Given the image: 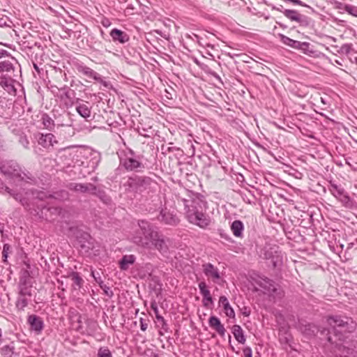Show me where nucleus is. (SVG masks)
<instances>
[{
  "instance_id": "nucleus-1",
  "label": "nucleus",
  "mask_w": 357,
  "mask_h": 357,
  "mask_svg": "<svg viewBox=\"0 0 357 357\" xmlns=\"http://www.w3.org/2000/svg\"><path fill=\"white\" fill-rule=\"evenodd\" d=\"M30 192L33 197V202L31 204L29 202L31 209L28 208L29 210L33 208L36 215H38L39 218L50 222L55 220L60 215L62 211L61 208L46 205L43 202L38 204V202H43L49 197L46 192L36 189L31 190Z\"/></svg>"
},
{
  "instance_id": "nucleus-2",
  "label": "nucleus",
  "mask_w": 357,
  "mask_h": 357,
  "mask_svg": "<svg viewBox=\"0 0 357 357\" xmlns=\"http://www.w3.org/2000/svg\"><path fill=\"white\" fill-rule=\"evenodd\" d=\"M139 228L132 236V242L142 248H149L152 239L157 237V228L146 220L138 221Z\"/></svg>"
},
{
  "instance_id": "nucleus-3",
  "label": "nucleus",
  "mask_w": 357,
  "mask_h": 357,
  "mask_svg": "<svg viewBox=\"0 0 357 357\" xmlns=\"http://www.w3.org/2000/svg\"><path fill=\"white\" fill-rule=\"evenodd\" d=\"M327 321L333 329L334 336L337 337L342 342L346 337V333H352L356 328V323L348 317L331 316L328 318Z\"/></svg>"
},
{
  "instance_id": "nucleus-4",
  "label": "nucleus",
  "mask_w": 357,
  "mask_h": 357,
  "mask_svg": "<svg viewBox=\"0 0 357 357\" xmlns=\"http://www.w3.org/2000/svg\"><path fill=\"white\" fill-rule=\"evenodd\" d=\"M76 238L83 255L91 257L99 255L98 245L89 233L78 230L76 233Z\"/></svg>"
},
{
  "instance_id": "nucleus-5",
  "label": "nucleus",
  "mask_w": 357,
  "mask_h": 357,
  "mask_svg": "<svg viewBox=\"0 0 357 357\" xmlns=\"http://www.w3.org/2000/svg\"><path fill=\"white\" fill-rule=\"evenodd\" d=\"M119 165L128 172H140L144 169L140 156L130 148L121 152L119 155Z\"/></svg>"
},
{
  "instance_id": "nucleus-6",
  "label": "nucleus",
  "mask_w": 357,
  "mask_h": 357,
  "mask_svg": "<svg viewBox=\"0 0 357 357\" xmlns=\"http://www.w3.org/2000/svg\"><path fill=\"white\" fill-rule=\"evenodd\" d=\"M153 183V180L146 176L132 175L129 176L124 186L130 192L141 194L149 189Z\"/></svg>"
},
{
  "instance_id": "nucleus-7",
  "label": "nucleus",
  "mask_w": 357,
  "mask_h": 357,
  "mask_svg": "<svg viewBox=\"0 0 357 357\" xmlns=\"http://www.w3.org/2000/svg\"><path fill=\"white\" fill-rule=\"evenodd\" d=\"M186 197H179L178 202H181L184 205L185 213L186 211H202L203 208H206V202L204 197L199 193H195L191 190H185Z\"/></svg>"
},
{
  "instance_id": "nucleus-8",
  "label": "nucleus",
  "mask_w": 357,
  "mask_h": 357,
  "mask_svg": "<svg viewBox=\"0 0 357 357\" xmlns=\"http://www.w3.org/2000/svg\"><path fill=\"white\" fill-rule=\"evenodd\" d=\"M185 218L188 221L195 225L198 226L201 229H206L211 224V218L202 211H186Z\"/></svg>"
},
{
  "instance_id": "nucleus-9",
  "label": "nucleus",
  "mask_w": 357,
  "mask_h": 357,
  "mask_svg": "<svg viewBox=\"0 0 357 357\" xmlns=\"http://www.w3.org/2000/svg\"><path fill=\"white\" fill-rule=\"evenodd\" d=\"M329 190L331 194L337 199L342 205L348 208H353L355 202L351 199L344 189L335 183H331Z\"/></svg>"
},
{
  "instance_id": "nucleus-10",
  "label": "nucleus",
  "mask_w": 357,
  "mask_h": 357,
  "mask_svg": "<svg viewBox=\"0 0 357 357\" xmlns=\"http://www.w3.org/2000/svg\"><path fill=\"white\" fill-rule=\"evenodd\" d=\"M264 258L268 261L273 268H278L282 264V255L278 245H266L264 247Z\"/></svg>"
},
{
  "instance_id": "nucleus-11",
  "label": "nucleus",
  "mask_w": 357,
  "mask_h": 357,
  "mask_svg": "<svg viewBox=\"0 0 357 357\" xmlns=\"http://www.w3.org/2000/svg\"><path fill=\"white\" fill-rule=\"evenodd\" d=\"M73 66L78 73L97 81L98 82L102 84L104 86L108 87L110 85L108 82L105 81L102 78L99 73H96L91 68L85 66L82 62L75 61L73 62Z\"/></svg>"
},
{
  "instance_id": "nucleus-12",
  "label": "nucleus",
  "mask_w": 357,
  "mask_h": 357,
  "mask_svg": "<svg viewBox=\"0 0 357 357\" xmlns=\"http://www.w3.org/2000/svg\"><path fill=\"white\" fill-rule=\"evenodd\" d=\"M0 193L2 195H9L10 197H13L16 201L19 202L20 204L23 206L25 208L31 209V205L29 204V199L26 197H24L20 192L8 187L1 179L0 180Z\"/></svg>"
},
{
  "instance_id": "nucleus-13",
  "label": "nucleus",
  "mask_w": 357,
  "mask_h": 357,
  "mask_svg": "<svg viewBox=\"0 0 357 357\" xmlns=\"http://www.w3.org/2000/svg\"><path fill=\"white\" fill-rule=\"evenodd\" d=\"M0 172L10 177H20L21 169L18 163L15 160L0 161Z\"/></svg>"
},
{
  "instance_id": "nucleus-14",
  "label": "nucleus",
  "mask_w": 357,
  "mask_h": 357,
  "mask_svg": "<svg viewBox=\"0 0 357 357\" xmlns=\"http://www.w3.org/2000/svg\"><path fill=\"white\" fill-rule=\"evenodd\" d=\"M283 15L291 22L298 23L299 26L308 27L311 25L312 20L309 17L301 14L296 10L286 9L283 11Z\"/></svg>"
},
{
  "instance_id": "nucleus-15",
  "label": "nucleus",
  "mask_w": 357,
  "mask_h": 357,
  "mask_svg": "<svg viewBox=\"0 0 357 357\" xmlns=\"http://www.w3.org/2000/svg\"><path fill=\"white\" fill-rule=\"evenodd\" d=\"M254 281L258 286L264 289V294H276L278 284L273 280H271L264 275H257L254 278Z\"/></svg>"
},
{
  "instance_id": "nucleus-16",
  "label": "nucleus",
  "mask_w": 357,
  "mask_h": 357,
  "mask_svg": "<svg viewBox=\"0 0 357 357\" xmlns=\"http://www.w3.org/2000/svg\"><path fill=\"white\" fill-rule=\"evenodd\" d=\"M157 218L160 222L170 226H176L180 222L176 214L167 208L160 210Z\"/></svg>"
},
{
  "instance_id": "nucleus-17",
  "label": "nucleus",
  "mask_w": 357,
  "mask_h": 357,
  "mask_svg": "<svg viewBox=\"0 0 357 357\" xmlns=\"http://www.w3.org/2000/svg\"><path fill=\"white\" fill-rule=\"evenodd\" d=\"M91 109L92 107L90 106L89 102L83 103L79 98H76L75 110L86 121L91 120Z\"/></svg>"
},
{
  "instance_id": "nucleus-18",
  "label": "nucleus",
  "mask_w": 357,
  "mask_h": 357,
  "mask_svg": "<svg viewBox=\"0 0 357 357\" xmlns=\"http://www.w3.org/2000/svg\"><path fill=\"white\" fill-rule=\"evenodd\" d=\"M202 270L204 275L211 278L212 281L215 283L218 282L221 278L219 269L211 263H206L202 264Z\"/></svg>"
},
{
  "instance_id": "nucleus-19",
  "label": "nucleus",
  "mask_w": 357,
  "mask_h": 357,
  "mask_svg": "<svg viewBox=\"0 0 357 357\" xmlns=\"http://www.w3.org/2000/svg\"><path fill=\"white\" fill-rule=\"evenodd\" d=\"M70 190L81 192V193H89L92 195L93 190H96V185L91 183H70L67 185Z\"/></svg>"
},
{
  "instance_id": "nucleus-20",
  "label": "nucleus",
  "mask_w": 357,
  "mask_h": 357,
  "mask_svg": "<svg viewBox=\"0 0 357 357\" xmlns=\"http://www.w3.org/2000/svg\"><path fill=\"white\" fill-rule=\"evenodd\" d=\"M335 347L337 349L336 357H357V349L349 348L342 345V342L337 341Z\"/></svg>"
},
{
  "instance_id": "nucleus-21",
  "label": "nucleus",
  "mask_w": 357,
  "mask_h": 357,
  "mask_svg": "<svg viewBox=\"0 0 357 357\" xmlns=\"http://www.w3.org/2000/svg\"><path fill=\"white\" fill-rule=\"evenodd\" d=\"M73 114L69 112L63 111L60 114H54L57 126L71 127L73 125Z\"/></svg>"
},
{
  "instance_id": "nucleus-22",
  "label": "nucleus",
  "mask_w": 357,
  "mask_h": 357,
  "mask_svg": "<svg viewBox=\"0 0 357 357\" xmlns=\"http://www.w3.org/2000/svg\"><path fill=\"white\" fill-rule=\"evenodd\" d=\"M199 291L202 296V305L205 307H209L210 304L213 303V300L211 296L210 291L208 289L206 283L204 281H202L198 284Z\"/></svg>"
},
{
  "instance_id": "nucleus-23",
  "label": "nucleus",
  "mask_w": 357,
  "mask_h": 357,
  "mask_svg": "<svg viewBox=\"0 0 357 357\" xmlns=\"http://www.w3.org/2000/svg\"><path fill=\"white\" fill-rule=\"evenodd\" d=\"M27 322L31 329L37 334L41 333L44 328V321L41 317L36 314H31L28 317Z\"/></svg>"
},
{
  "instance_id": "nucleus-24",
  "label": "nucleus",
  "mask_w": 357,
  "mask_h": 357,
  "mask_svg": "<svg viewBox=\"0 0 357 357\" xmlns=\"http://www.w3.org/2000/svg\"><path fill=\"white\" fill-rule=\"evenodd\" d=\"M320 334V339L323 340L327 341L328 343H330L331 345H335L337 344V341H340L339 338L334 336L333 329L332 327L330 326V328H319V332Z\"/></svg>"
},
{
  "instance_id": "nucleus-25",
  "label": "nucleus",
  "mask_w": 357,
  "mask_h": 357,
  "mask_svg": "<svg viewBox=\"0 0 357 357\" xmlns=\"http://www.w3.org/2000/svg\"><path fill=\"white\" fill-rule=\"evenodd\" d=\"M109 35L114 42L120 44H125L130 40V36L126 32L116 28L112 29Z\"/></svg>"
},
{
  "instance_id": "nucleus-26",
  "label": "nucleus",
  "mask_w": 357,
  "mask_h": 357,
  "mask_svg": "<svg viewBox=\"0 0 357 357\" xmlns=\"http://www.w3.org/2000/svg\"><path fill=\"white\" fill-rule=\"evenodd\" d=\"M298 328L300 331L308 338L315 336L319 332V328L314 324L310 323H300Z\"/></svg>"
},
{
  "instance_id": "nucleus-27",
  "label": "nucleus",
  "mask_w": 357,
  "mask_h": 357,
  "mask_svg": "<svg viewBox=\"0 0 357 357\" xmlns=\"http://www.w3.org/2000/svg\"><path fill=\"white\" fill-rule=\"evenodd\" d=\"M209 326L215 331L221 337H224L226 333V329L224 325L221 323L220 319L216 316H211L208 319Z\"/></svg>"
},
{
  "instance_id": "nucleus-28",
  "label": "nucleus",
  "mask_w": 357,
  "mask_h": 357,
  "mask_svg": "<svg viewBox=\"0 0 357 357\" xmlns=\"http://www.w3.org/2000/svg\"><path fill=\"white\" fill-rule=\"evenodd\" d=\"M151 245H153L155 248L162 255L167 254L168 252V245L165 240L161 237L158 232L157 237L151 240Z\"/></svg>"
},
{
  "instance_id": "nucleus-29",
  "label": "nucleus",
  "mask_w": 357,
  "mask_h": 357,
  "mask_svg": "<svg viewBox=\"0 0 357 357\" xmlns=\"http://www.w3.org/2000/svg\"><path fill=\"white\" fill-rule=\"evenodd\" d=\"M100 160L101 155L99 152L91 153V158L89 161L87 162L86 168L88 169V171L86 173L91 174V172H93L98 167Z\"/></svg>"
},
{
  "instance_id": "nucleus-30",
  "label": "nucleus",
  "mask_w": 357,
  "mask_h": 357,
  "mask_svg": "<svg viewBox=\"0 0 357 357\" xmlns=\"http://www.w3.org/2000/svg\"><path fill=\"white\" fill-rule=\"evenodd\" d=\"M230 229L236 238H242L243 237L244 225L241 220H236L232 222Z\"/></svg>"
},
{
  "instance_id": "nucleus-31",
  "label": "nucleus",
  "mask_w": 357,
  "mask_h": 357,
  "mask_svg": "<svg viewBox=\"0 0 357 357\" xmlns=\"http://www.w3.org/2000/svg\"><path fill=\"white\" fill-rule=\"evenodd\" d=\"M66 277L72 280L73 282V287L74 289H79L82 287L84 281L80 276L79 273L73 271H69Z\"/></svg>"
},
{
  "instance_id": "nucleus-32",
  "label": "nucleus",
  "mask_w": 357,
  "mask_h": 357,
  "mask_svg": "<svg viewBox=\"0 0 357 357\" xmlns=\"http://www.w3.org/2000/svg\"><path fill=\"white\" fill-rule=\"evenodd\" d=\"M0 75H15V67L13 63L8 60L1 61Z\"/></svg>"
},
{
  "instance_id": "nucleus-33",
  "label": "nucleus",
  "mask_w": 357,
  "mask_h": 357,
  "mask_svg": "<svg viewBox=\"0 0 357 357\" xmlns=\"http://www.w3.org/2000/svg\"><path fill=\"white\" fill-rule=\"evenodd\" d=\"M219 303L222 304L225 314L229 318L235 317L234 309L231 307L229 302L225 296H221L219 299Z\"/></svg>"
},
{
  "instance_id": "nucleus-34",
  "label": "nucleus",
  "mask_w": 357,
  "mask_h": 357,
  "mask_svg": "<svg viewBox=\"0 0 357 357\" xmlns=\"http://www.w3.org/2000/svg\"><path fill=\"white\" fill-rule=\"evenodd\" d=\"M135 259L136 257L133 255H123L119 262L120 269L122 271L128 270L129 266L135 263Z\"/></svg>"
},
{
  "instance_id": "nucleus-35",
  "label": "nucleus",
  "mask_w": 357,
  "mask_h": 357,
  "mask_svg": "<svg viewBox=\"0 0 357 357\" xmlns=\"http://www.w3.org/2000/svg\"><path fill=\"white\" fill-rule=\"evenodd\" d=\"M232 333L238 343L245 344L246 338L241 326L237 324L234 325L232 327Z\"/></svg>"
},
{
  "instance_id": "nucleus-36",
  "label": "nucleus",
  "mask_w": 357,
  "mask_h": 357,
  "mask_svg": "<svg viewBox=\"0 0 357 357\" xmlns=\"http://www.w3.org/2000/svg\"><path fill=\"white\" fill-rule=\"evenodd\" d=\"M92 195L98 197L101 202L107 205L112 202L110 197L103 190L99 189L96 186V190H93Z\"/></svg>"
},
{
  "instance_id": "nucleus-37",
  "label": "nucleus",
  "mask_w": 357,
  "mask_h": 357,
  "mask_svg": "<svg viewBox=\"0 0 357 357\" xmlns=\"http://www.w3.org/2000/svg\"><path fill=\"white\" fill-rule=\"evenodd\" d=\"M1 354L3 357H14L15 346L13 342L10 344L5 345L1 349Z\"/></svg>"
},
{
  "instance_id": "nucleus-38",
  "label": "nucleus",
  "mask_w": 357,
  "mask_h": 357,
  "mask_svg": "<svg viewBox=\"0 0 357 357\" xmlns=\"http://www.w3.org/2000/svg\"><path fill=\"white\" fill-rule=\"evenodd\" d=\"M20 295L22 297L32 296L31 293V284H19Z\"/></svg>"
},
{
  "instance_id": "nucleus-39",
  "label": "nucleus",
  "mask_w": 357,
  "mask_h": 357,
  "mask_svg": "<svg viewBox=\"0 0 357 357\" xmlns=\"http://www.w3.org/2000/svg\"><path fill=\"white\" fill-rule=\"evenodd\" d=\"M15 77V75H1L0 76V84L3 86H6V87H8V86H13V83L14 82V77Z\"/></svg>"
},
{
  "instance_id": "nucleus-40",
  "label": "nucleus",
  "mask_w": 357,
  "mask_h": 357,
  "mask_svg": "<svg viewBox=\"0 0 357 357\" xmlns=\"http://www.w3.org/2000/svg\"><path fill=\"white\" fill-rule=\"evenodd\" d=\"M298 50L308 56H312L315 52L310 48V44L307 42H301Z\"/></svg>"
},
{
  "instance_id": "nucleus-41",
  "label": "nucleus",
  "mask_w": 357,
  "mask_h": 357,
  "mask_svg": "<svg viewBox=\"0 0 357 357\" xmlns=\"http://www.w3.org/2000/svg\"><path fill=\"white\" fill-rule=\"evenodd\" d=\"M54 137L52 134L42 135L38 139V143L44 147L52 146V139Z\"/></svg>"
},
{
  "instance_id": "nucleus-42",
  "label": "nucleus",
  "mask_w": 357,
  "mask_h": 357,
  "mask_svg": "<svg viewBox=\"0 0 357 357\" xmlns=\"http://www.w3.org/2000/svg\"><path fill=\"white\" fill-rule=\"evenodd\" d=\"M59 90L63 92V93L60 96V98L61 100H64V98L70 99L72 95L75 94V91L66 85L61 87Z\"/></svg>"
},
{
  "instance_id": "nucleus-43",
  "label": "nucleus",
  "mask_w": 357,
  "mask_h": 357,
  "mask_svg": "<svg viewBox=\"0 0 357 357\" xmlns=\"http://www.w3.org/2000/svg\"><path fill=\"white\" fill-rule=\"evenodd\" d=\"M43 124L48 129H52L54 126H56V120L52 119L49 115L44 114L43 116Z\"/></svg>"
},
{
  "instance_id": "nucleus-44",
  "label": "nucleus",
  "mask_w": 357,
  "mask_h": 357,
  "mask_svg": "<svg viewBox=\"0 0 357 357\" xmlns=\"http://www.w3.org/2000/svg\"><path fill=\"white\" fill-rule=\"evenodd\" d=\"M13 252V249L10 245L5 243L3 246L2 250V259L3 262L7 261L8 255Z\"/></svg>"
},
{
  "instance_id": "nucleus-45",
  "label": "nucleus",
  "mask_w": 357,
  "mask_h": 357,
  "mask_svg": "<svg viewBox=\"0 0 357 357\" xmlns=\"http://www.w3.org/2000/svg\"><path fill=\"white\" fill-rule=\"evenodd\" d=\"M97 357H113L110 350L106 347H101L98 350Z\"/></svg>"
},
{
  "instance_id": "nucleus-46",
  "label": "nucleus",
  "mask_w": 357,
  "mask_h": 357,
  "mask_svg": "<svg viewBox=\"0 0 357 357\" xmlns=\"http://www.w3.org/2000/svg\"><path fill=\"white\" fill-rule=\"evenodd\" d=\"M28 305V300L25 297L20 296L16 302V307L20 310H24V307Z\"/></svg>"
},
{
  "instance_id": "nucleus-47",
  "label": "nucleus",
  "mask_w": 357,
  "mask_h": 357,
  "mask_svg": "<svg viewBox=\"0 0 357 357\" xmlns=\"http://www.w3.org/2000/svg\"><path fill=\"white\" fill-rule=\"evenodd\" d=\"M31 283L29 273L27 270H24L22 272V275L20 278L19 284H27Z\"/></svg>"
},
{
  "instance_id": "nucleus-48",
  "label": "nucleus",
  "mask_w": 357,
  "mask_h": 357,
  "mask_svg": "<svg viewBox=\"0 0 357 357\" xmlns=\"http://www.w3.org/2000/svg\"><path fill=\"white\" fill-rule=\"evenodd\" d=\"M21 181L33 183L35 181L34 176L29 172L25 173L21 172V176L19 177Z\"/></svg>"
},
{
  "instance_id": "nucleus-49",
  "label": "nucleus",
  "mask_w": 357,
  "mask_h": 357,
  "mask_svg": "<svg viewBox=\"0 0 357 357\" xmlns=\"http://www.w3.org/2000/svg\"><path fill=\"white\" fill-rule=\"evenodd\" d=\"M157 321L160 324L161 330L164 331L165 332H168L169 330V328L168 326V324L166 321V320L164 319L162 316L158 317L156 319Z\"/></svg>"
},
{
  "instance_id": "nucleus-50",
  "label": "nucleus",
  "mask_w": 357,
  "mask_h": 357,
  "mask_svg": "<svg viewBox=\"0 0 357 357\" xmlns=\"http://www.w3.org/2000/svg\"><path fill=\"white\" fill-rule=\"evenodd\" d=\"M99 287L104 291V294L109 298H112L114 296L113 291L109 288V287L107 286L105 284L102 283Z\"/></svg>"
},
{
  "instance_id": "nucleus-51",
  "label": "nucleus",
  "mask_w": 357,
  "mask_h": 357,
  "mask_svg": "<svg viewBox=\"0 0 357 357\" xmlns=\"http://www.w3.org/2000/svg\"><path fill=\"white\" fill-rule=\"evenodd\" d=\"M90 271H91V275L93 278L94 280L96 283L98 284V285H101L103 282L100 274L98 273H95V271L93 270L92 267H90Z\"/></svg>"
},
{
  "instance_id": "nucleus-52",
  "label": "nucleus",
  "mask_w": 357,
  "mask_h": 357,
  "mask_svg": "<svg viewBox=\"0 0 357 357\" xmlns=\"http://www.w3.org/2000/svg\"><path fill=\"white\" fill-rule=\"evenodd\" d=\"M218 233L222 238L225 239V241L229 243H233L234 241L232 240V238L230 236L229 234L225 232L224 230L219 229Z\"/></svg>"
},
{
  "instance_id": "nucleus-53",
  "label": "nucleus",
  "mask_w": 357,
  "mask_h": 357,
  "mask_svg": "<svg viewBox=\"0 0 357 357\" xmlns=\"http://www.w3.org/2000/svg\"><path fill=\"white\" fill-rule=\"evenodd\" d=\"M263 2L267 6L271 7L272 10H275L280 11V12L283 13V11H284V7L282 5H280L279 6H276L274 4H273L271 3H269L268 1H267L266 0H264Z\"/></svg>"
},
{
  "instance_id": "nucleus-54",
  "label": "nucleus",
  "mask_w": 357,
  "mask_h": 357,
  "mask_svg": "<svg viewBox=\"0 0 357 357\" xmlns=\"http://www.w3.org/2000/svg\"><path fill=\"white\" fill-rule=\"evenodd\" d=\"M345 11L353 16L357 17V7L354 6H346Z\"/></svg>"
},
{
  "instance_id": "nucleus-55",
  "label": "nucleus",
  "mask_w": 357,
  "mask_h": 357,
  "mask_svg": "<svg viewBox=\"0 0 357 357\" xmlns=\"http://www.w3.org/2000/svg\"><path fill=\"white\" fill-rule=\"evenodd\" d=\"M19 142L22 146H23L25 149H29V141L28 140L26 136L22 135L20 137Z\"/></svg>"
},
{
  "instance_id": "nucleus-56",
  "label": "nucleus",
  "mask_w": 357,
  "mask_h": 357,
  "mask_svg": "<svg viewBox=\"0 0 357 357\" xmlns=\"http://www.w3.org/2000/svg\"><path fill=\"white\" fill-rule=\"evenodd\" d=\"M151 310L153 311V312L155 314V319H157L158 317L161 316L159 314V310H158V305H157V303L155 302V301L153 300V301H152L151 302Z\"/></svg>"
},
{
  "instance_id": "nucleus-57",
  "label": "nucleus",
  "mask_w": 357,
  "mask_h": 357,
  "mask_svg": "<svg viewBox=\"0 0 357 357\" xmlns=\"http://www.w3.org/2000/svg\"><path fill=\"white\" fill-rule=\"evenodd\" d=\"M63 104L66 108L69 109L73 105L76 106V99L74 100L73 98L71 97L70 99H66Z\"/></svg>"
},
{
  "instance_id": "nucleus-58",
  "label": "nucleus",
  "mask_w": 357,
  "mask_h": 357,
  "mask_svg": "<svg viewBox=\"0 0 357 357\" xmlns=\"http://www.w3.org/2000/svg\"><path fill=\"white\" fill-rule=\"evenodd\" d=\"M280 38H281V41L282 42V43L287 46L290 45L291 42L293 40V39H291L286 36H284V35H280Z\"/></svg>"
},
{
  "instance_id": "nucleus-59",
  "label": "nucleus",
  "mask_w": 357,
  "mask_h": 357,
  "mask_svg": "<svg viewBox=\"0 0 357 357\" xmlns=\"http://www.w3.org/2000/svg\"><path fill=\"white\" fill-rule=\"evenodd\" d=\"M244 357H252V349L250 347H246L243 349Z\"/></svg>"
},
{
  "instance_id": "nucleus-60",
  "label": "nucleus",
  "mask_w": 357,
  "mask_h": 357,
  "mask_svg": "<svg viewBox=\"0 0 357 357\" xmlns=\"http://www.w3.org/2000/svg\"><path fill=\"white\" fill-rule=\"evenodd\" d=\"M148 328V324L145 321V320L142 318H140V329L142 331H146Z\"/></svg>"
},
{
  "instance_id": "nucleus-61",
  "label": "nucleus",
  "mask_w": 357,
  "mask_h": 357,
  "mask_svg": "<svg viewBox=\"0 0 357 357\" xmlns=\"http://www.w3.org/2000/svg\"><path fill=\"white\" fill-rule=\"evenodd\" d=\"M301 43L300 41H298V40H292V41L291 42V44L289 47H291L294 49H296V50H298V47H299V45H301Z\"/></svg>"
},
{
  "instance_id": "nucleus-62",
  "label": "nucleus",
  "mask_w": 357,
  "mask_h": 357,
  "mask_svg": "<svg viewBox=\"0 0 357 357\" xmlns=\"http://www.w3.org/2000/svg\"><path fill=\"white\" fill-rule=\"evenodd\" d=\"M10 55V53L3 49L0 48V59L6 56H8Z\"/></svg>"
},
{
  "instance_id": "nucleus-63",
  "label": "nucleus",
  "mask_w": 357,
  "mask_h": 357,
  "mask_svg": "<svg viewBox=\"0 0 357 357\" xmlns=\"http://www.w3.org/2000/svg\"><path fill=\"white\" fill-rule=\"evenodd\" d=\"M335 3H336V8L337 9H342L344 10H345L346 6H349V4H344V3H342L341 2H338V1H337Z\"/></svg>"
},
{
  "instance_id": "nucleus-64",
  "label": "nucleus",
  "mask_w": 357,
  "mask_h": 357,
  "mask_svg": "<svg viewBox=\"0 0 357 357\" xmlns=\"http://www.w3.org/2000/svg\"><path fill=\"white\" fill-rule=\"evenodd\" d=\"M102 24L104 26L107 27V26H109L110 25V22H109V20L105 19V20H102Z\"/></svg>"
}]
</instances>
